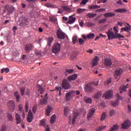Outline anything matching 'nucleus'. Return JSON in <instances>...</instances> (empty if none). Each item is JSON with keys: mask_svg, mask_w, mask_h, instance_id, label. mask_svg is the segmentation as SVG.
I'll use <instances>...</instances> for the list:
<instances>
[{"mask_svg": "<svg viewBox=\"0 0 131 131\" xmlns=\"http://www.w3.org/2000/svg\"><path fill=\"white\" fill-rule=\"evenodd\" d=\"M15 10V8L12 6H6L4 7L3 15L7 16L12 14Z\"/></svg>", "mask_w": 131, "mask_h": 131, "instance_id": "1", "label": "nucleus"}, {"mask_svg": "<svg viewBox=\"0 0 131 131\" xmlns=\"http://www.w3.org/2000/svg\"><path fill=\"white\" fill-rule=\"evenodd\" d=\"M106 34H107L108 39L111 40L117 38H124V36L121 34L116 35L114 34V33L113 32L112 28H111L107 32H106Z\"/></svg>", "mask_w": 131, "mask_h": 131, "instance_id": "2", "label": "nucleus"}, {"mask_svg": "<svg viewBox=\"0 0 131 131\" xmlns=\"http://www.w3.org/2000/svg\"><path fill=\"white\" fill-rule=\"evenodd\" d=\"M123 72V69L122 68H118L116 71H115V74L114 77L115 79H117V81H118L121 76Z\"/></svg>", "mask_w": 131, "mask_h": 131, "instance_id": "3", "label": "nucleus"}, {"mask_svg": "<svg viewBox=\"0 0 131 131\" xmlns=\"http://www.w3.org/2000/svg\"><path fill=\"white\" fill-rule=\"evenodd\" d=\"M34 49V45L31 43H27L25 45L24 50L27 53L32 51Z\"/></svg>", "mask_w": 131, "mask_h": 131, "instance_id": "4", "label": "nucleus"}, {"mask_svg": "<svg viewBox=\"0 0 131 131\" xmlns=\"http://www.w3.org/2000/svg\"><path fill=\"white\" fill-rule=\"evenodd\" d=\"M131 126V121L129 120H126L121 124V128L123 129H126Z\"/></svg>", "mask_w": 131, "mask_h": 131, "instance_id": "5", "label": "nucleus"}, {"mask_svg": "<svg viewBox=\"0 0 131 131\" xmlns=\"http://www.w3.org/2000/svg\"><path fill=\"white\" fill-rule=\"evenodd\" d=\"M75 92L74 91H71L66 94V100L67 101H70L71 99H73V97L75 96Z\"/></svg>", "mask_w": 131, "mask_h": 131, "instance_id": "6", "label": "nucleus"}, {"mask_svg": "<svg viewBox=\"0 0 131 131\" xmlns=\"http://www.w3.org/2000/svg\"><path fill=\"white\" fill-rule=\"evenodd\" d=\"M61 86H62V88L64 89V90H69L71 88L70 82L66 79L62 80Z\"/></svg>", "mask_w": 131, "mask_h": 131, "instance_id": "7", "label": "nucleus"}, {"mask_svg": "<svg viewBox=\"0 0 131 131\" xmlns=\"http://www.w3.org/2000/svg\"><path fill=\"white\" fill-rule=\"evenodd\" d=\"M61 48V45L57 43L56 44L54 45L53 48L52 52L53 53L57 54L60 51Z\"/></svg>", "mask_w": 131, "mask_h": 131, "instance_id": "8", "label": "nucleus"}, {"mask_svg": "<svg viewBox=\"0 0 131 131\" xmlns=\"http://www.w3.org/2000/svg\"><path fill=\"white\" fill-rule=\"evenodd\" d=\"M95 113V109L94 108L90 109L89 113L87 114V119L90 120L93 117Z\"/></svg>", "mask_w": 131, "mask_h": 131, "instance_id": "9", "label": "nucleus"}, {"mask_svg": "<svg viewBox=\"0 0 131 131\" xmlns=\"http://www.w3.org/2000/svg\"><path fill=\"white\" fill-rule=\"evenodd\" d=\"M75 15H72L69 16V20L67 21V23L68 24L72 25L74 23L76 20V17H74Z\"/></svg>", "mask_w": 131, "mask_h": 131, "instance_id": "10", "label": "nucleus"}, {"mask_svg": "<svg viewBox=\"0 0 131 131\" xmlns=\"http://www.w3.org/2000/svg\"><path fill=\"white\" fill-rule=\"evenodd\" d=\"M117 95V98H118V99H117V101H116V102H113L112 103V105L114 106V107H116L117 106H118L119 104V101H120V100H122L123 98L121 96H120L119 95V94L117 93L116 94Z\"/></svg>", "mask_w": 131, "mask_h": 131, "instance_id": "11", "label": "nucleus"}, {"mask_svg": "<svg viewBox=\"0 0 131 131\" xmlns=\"http://www.w3.org/2000/svg\"><path fill=\"white\" fill-rule=\"evenodd\" d=\"M57 37L59 39H64L65 38V34L62 32L61 30H58L57 31Z\"/></svg>", "mask_w": 131, "mask_h": 131, "instance_id": "12", "label": "nucleus"}, {"mask_svg": "<svg viewBox=\"0 0 131 131\" xmlns=\"http://www.w3.org/2000/svg\"><path fill=\"white\" fill-rule=\"evenodd\" d=\"M33 120V115L32 112L31 111H29L28 114L27 121L28 122L31 123Z\"/></svg>", "mask_w": 131, "mask_h": 131, "instance_id": "13", "label": "nucleus"}, {"mask_svg": "<svg viewBox=\"0 0 131 131\" xmlns=\"http://www.w3.org/2000/svg\"><path fill=\"white\" fill-rule=\"evenodd\" d=\"M104 63L105 66L107 67H111L112 65V61L111 59L106 58L105 59Z\"/></svg>", "mask_w": 131, "mask_h": 131, "instance_id": "14", "label": "nucleus"}, {"mask_svg": "<svg viewBox=\"0 0 131 131\" xmlns=\"http://www.w3.org/2000/svg\"><path fill=\"white\" fill-rule=\"evenodd\" d=\"M80 115V113L78 112H74V115L73 116V118L72 119V124H74L75 121H76V119L77 118V117Z\"/></svg>", "mask_w": 131, "mask_h": 131, "instance_id": "15", "label": "nucleus"}, {"mask_svg": "<svg viewBox=\"0 0 131 131\" xmlns=\"http://www.w3.org/2000/svg\"><path fill=\"white\" fill-rule=\"evenodd\" d=\"M106 99H111L113 95V92L112 91H107L105 94H104Z\"/></svg>", "mask_w": 131, "mask_h": 131, "instance_id": "16", "label": "nucleus"}, {"mask_svg": "<svg viewBox=\"0 0 131 131\" xmlns=\"http://www.w3.org/2000/svg\"><path fill=\"white\" fill-rule=\"evenodd\" d=\"M123 31L126 32H129V31H131V26L127 24V26H126L125 28H122L121 32H123Z\"/></svg>", "mask_w": 131, "mask_h": 131, "instance_id": "17", "label": "nucleus"}, {"mask_svg": "<svg viewBox=\"0 0 131 131\" xmlns=\"http://www.w3.org/2000/svg\"><path fill=\"white\" fill-rule=\"evenodd\" d=\"M7 105H8V107L12 109V112H13L14 108H15V103L13 101H9L8 102V103L7 104Z\"/></svg>", "mask_w": 131, "mask_h": 131, "instance_id": "18", "label": "nucleus"}, {"mask_svg": "<svg viewBox=\"0 0 131 131\" xmlns=\"http://www.w3.org/2000/svg\"><path fill=\"white\" fill-rule=\"evenodd\" d=\"M84 100L86 104H92L93 102V98L86 96L84 98Z\"/></svg>", "mask_w": 131, "mask_h": 131, "instance_id": "19", "label": "nucleus"}, {"mask_svg": "<svg viewBox=\"0 0 131 131\" xmlns=\"http://www.w3.org/2000/svg\"><path fill=\"white\" fill-rule=\"evenodd\" d=\"M15 119L16 120V124H20L21 122V118L20 117V115L18 113H15Z\"/></svg>", "mask_w": 131, "mask_h": 131, "instance_id": "20", "label": "nucleus"}, {"mask_svg": "<svg viewBox=\"0 0 131 131\" xmlns=\"http://www.w3.org/2000/svg\"><path fill=\"white\" fill-rule=\"evenodd\" d=\"M78 77V75L77 74H75L74 75H72L71 76H69V77H68V80L69 81H71L72 80H75Z\"/></svg>", "mask_w": 131, "mask_h": 131, "instance_id": "21", "label": "nucleus"}, {"mask_svg": "<svg viewBox=\"0 0 131 131\" xmlns=\"http://www.w3.org/2000/svg\"><path fill=\"white\" fill-rule=\"evenodd\" d=\"M98 59H99V58L97 56H96L94 57V58L93 60H92V62L93 67L97 66V65L98 64Z\"/></svg>", "mask_w": 131, "mask_h": 131, "instance_id": "22", "label": "nucleus"}, {"mask_svg": "<svg viewBox=\"0 0 131 131\" xmlns=\"http://www.w3.org/2000/svg\"><path fill=\"white\" fill-rule=\"evenodd\" d=\"M94 89L92 87L91 84H88L85 86V91L87 92H92Z\"/></svg>", "mask_w": 131, "mask_h": 131, "instance_id": "23", "label": "nucleus"}, {"mask_svg": "<svg viewBox=\"0 0 131 131\" xmlns=\"http://www.w3.org/2000/svg\"><path fill=\"white\" fill-rule=\"evenodd\" d=\"M128 84H126V86L125 85H122L120 86L119 88V92L120 93H122L123 92H125L126 91V89H127V86Z\"/></svg>", "mask_w": 131, "mask_h": 131, "instance_id": "24", "label": "nucleus"}, {"mask_svg": "<svg viewBox=\"0 0 131 131\" xmlns=\"http://www.w3.org/2000/svg\"><path fill=\"white\" fill-rule=\"evenodd\" d=\"M47 100V97H44L43 99L40 100V104H41V105H47L48 104Z\"/></svg>", "mask_w": 131, "mask_h": 131, "instance_id": "25", "label": "nucleus"}, {"mask_svg": "<svg viewBox=\"0 0 131 131\" xmlns=\"http://www.w3.org/2000/svg\"><path fill=\"white\" fill-rule=\"evenodd\" d=\"M115 16V13L107 12V13H105L104 14V16L107 18L111 17H114Z\"/></svg>", "mask_w": 131, "mask_h": 131, "instance_id": "26", "label": "nucleus"}, {"mask_svg": "<svg viewBox=\"0 0 131 131\" xmlns=\"http://www.w3.org/2000/svg\"><path fill=\"white\" fill-rule=\"evenodd\" d=\"M119 129V126L118 124L114 125L111 128L110 131H117Z\"/></svg>", "mask_w": 131, "mask_h": 131, "instance_id": "27", "label": "nucleus"}, {"mask_svg": "<svg viewBox=\"0 0 131 131\" xmlns=\"http://www.w3.org/2000/svg\"><path fill=\"white\" fill-rule=\"evenodd\" d=\"M127 10L126 8L125 9H116L115 10V12H117V13H125L127 12Z\"/></svg>", "mask_w": 131, "mask_h": 131, "instance_id": "28", "label": "nucleus"}, {"mask_svg": "<svg viewBox=\"0 0 131 131\" xmlns=\"http://www.w3.org/2000/svg\"><path fill=\"white\" fill-rule=\"evenodd\" d=\"M52 110H53V108L51 107L48 106L46 109V115L48 116H49L50 113H51Z\"/></svg>", "mask_w": 131, "mask_h": 131, "instance_id": "29", "label": "nucleus"}, {"mask_svg": "<svg viewBox=\"0 0 131 131\" xmlns=\"http://www.w3.org/2000/svg\"><path fill=\"white\" fill-rule=\"evenodd\" d=\"M101 95H102V94L101 92H98L97 94H95L93 95V97L94 99H99Z\"/></svg>", "mask_w": 131, "mask_h": 131, "instance_id": "30", "label": "nucleus"}, {"mask_svg": "<svg viewBox=\"0 0 131 131\" xmlns=\"http://www.w3.org/2000/svg\"><path fill=\"white\" fill-rule=\"evenodd\" d=\"M50 20L53 22L54 24H56L57 23V19L55 16H50Z\"/></svg>", "mask_w": 131, "mask_h": 131, "instance_id": "31", "label": "nucleus"}, {"mask_svg": "<svg viewBox=\"0 0 131 131\" xmlns=\"http://www.w3.org/2000/svg\"><path fill=\"white\" fill-rule=\"evenodd\" d=\"M53 40H54V38L53 37H51L48 38V45L49 46V47L51 46V43L53 41Z\"/></svg>", "mask_w": 131, "mask_h": 131, "instance_id": "32", "label": "nucleus"}, {"mask_svg": "<svg viewBox=\"0 0 131 131\" xmlns=\"http://www.w3.org/2000/svg\"><path fill=\"white\" fill-rule=\"evenodd\" d=\"M56 116H55V115H52L50 120L51 123L54 124L56 121Z\"/></svg>", "mask_w": 131, "mask_h": 131, "instance_id": "33", "label": "nucleus"}, {"mask_svg": "<svg viewBox=\"0 0 131 131\" xmlns=\"http://www.w3.org/2000/svg\"><path fill=\"white\" fill-rule=\"evenodd\" d=\"M74 72V70L73 69H66V73H69L70 74H73Z\"/></svg>", "mask_w": 131, "mask_h": 131, "instance_id": "34", "label": "nucleus"}, {"mask_svg": "<svg viewBox=\"0 0 131 131\" xmlns=\"http://www.w3.org/2000/svg\"><path fill=\"white\" fill-rule=\"evenodd\" d=\"M106 127V126H99V127H97V128H96L95 130L96 131H101L104 129Z\"/></svg>", "mask_w": 131, "mask_h": 131, "instance_id": "35", "label": "nucleus"}, {"mask_svg": "<svg viewBox=\"0 0 131 131\" xmlns=\"http://www.w3.org/2000/svg\"><path fill=\"white\" fill-rule=\"evenodd\" d=\"M14 96L16 99V102H19L20 100V96L17 92H15L14 93Z\"/></svg>", "mask_w": 131, "mask_h": 131, "instance_id": "36", "label": "nucleus"}, {"mask_svg": "<svg viewBox=\"0 0 131 131\" xmlns=\"http://www.w3.org/2000/svg\"><path fill=\"white\" fill-rule=\"evenodd\" d=\"M96 14L92 13H88L86 16L89 18H93L96 16Z\"/></svg>", "mask_w": 131, "mask_h": 131, "instance_id": "37", "label": "nucleus"}, {"mask_svg": "<svg viewBox=\"0 0 131 131\" xmlns=\"http://www.w3.org/2000/svg\"><path fill=\"white\" fill-rule=\"evenodd\" d=\"M100 8V6L99 5H91L90 7V9H96Z\"/></svg>", "mask_w": 131, "mask_h": 131, "instance_id": "38", "label": "nucleus"}, {"mask_svg": "<svg viewBox=\"0 0 131 131\" xmlns=\"http://www.w3.org/2000/svg\"><path fill=\"white\" fill-rule=\"evenodd\" d=\"M7 119H8V120L10 121H13V117L12 115L10 113L7 114Z\"/></svg>", "mask_w": 131, "mask_h": 131, "instance_id": "39", "label": "nucleus"}, {"mask_svg": "<svg viewBox=\"0 0 131 131\" xmlns=\"http://www.w3.org/2000/svg\"><path fill=\"white\" fill-rule=\"evenodd\" d=\"M119 29H118V27L117 26L114 27V31H115V34L118 35L120 34H118L119 32Z\"/></svg>", "mask_w": 131, "mask_h": 131, "instance_id": "40", "label": "nucleus"}, {"mask_svg": "<svg viewBox=\"0 0 131 131\" xmlns=\"http://www.w3.org/2000/svg\"><path fill=\"white\" fill-rule=\"evenodd\" d=\"M10 71V70L8 68H4L2 69L1 70V73L3 74L4 73V72H5L6 73H9V72Z\"/></svg>", "mask_w": 131, "mask_h": 131, "instance_id": "41", "label": "nucleus"}, {"mask_svg": "<svg viewBox=\"0 0 131 131\" xmlns=\"http://www.w3.org/2000/svg\"><path fill=\"white\" fill-rule=\"evenodd\" d=\"M61 8H62V9H63L66 12L71 11V9L67 6H63L62 7H61Z\"/></svg>", "mask_w": 131, "mask_h": 131, "instance_id": "42", "label": "nucleus"}, {"mask_svg": "<svg viewBox=\"0 0 131 131\" xmlns=\"http://www.w3.org/2000/svg\"><path fill=\"white\" fill-rule=\"evenodd\" d=\"M29 103L28 101H27L25 104V111L26 113L28 112L29 111Z\"/></svg>", "mask_w": 131, "mask_h": 131, "instance_id": "43", "label": "nucleus"}, {"mask_svg": "<svg viewBox=\"0 0 131 131\" xmlns=\"http://www.w3.org/2000/svg\"><path fill=\"white\" fill-rule=\"evenodd\" d=\"M95 34L93 33L89 34L87 35V38L88 39H93L95 37Z\"/></svg>", "mask_w": 131, "mask_h": 131, "instance_id": "44", "label": "nucleus"}, {"mask_svg": "<svg viewBox=\"0 0 131 131\" xmlns=\"http://www.w3.org/2000/svg\"><path fill=\"white\" fill-rule=\"evenodd\" d=\"M86 10V9L79 8L77 9V11L79 13H83Z\"/></svg>", "mask_w": 131, "mask_h": 131, "instance_id": "45", "label": "nucleus"}, {"mask_svg": "<svg viewBox=\"0 0 131 131\" xmlns=\"http://www.w3.org/2000/svg\"><path fill=\"white\" fill-rule=\"evenodd\" d=\"M69 107H64V116H67L69 113Z\"/></svg>", "mask_w": 131, "mask_h": 131, "instance_id": "46", "label": "nucleus"}, {"mask_svg": "<svg viewBox=\"0 0 131 131\" xmlns=\"http://www.w3.org/2000/svg\"><path fill=\"white\" fill-rule=\"evenodd\" d=\"M46 122L45 120H42L40 121V126H44L45 127V126H46Z\"/></svg>", "mask_w": 131, "mask_h": 131, "instance_id": "47", "label": "nucleus"}, {"mask_svg": "<svg viewBox=\"0 0 131 131\" xmlns=\"http://www.w3.org/2000/svg\"><path fill=\"white\" fill-rule=\"evenodd\" d=\"M107 21V18H102V19H99L98 23L99 24H103Z\"/></svg>", "mask_w": 131, "mask_h": 131, "instance_id": "48", "label": "nucleus"}, {"mask_svg": "<svg viewBox=\"0 0 131 131\" xmlns=\"http://www.w3.org/2000/svg\"><path fill=\"white\" fill-rule=\"evenodd\" d=\"M78 42L81 46H82L83 44L84 43L85 40L82 38H79Z\"/></svg>", "mask_w": 131, "mask_h": 131, "instance_id": "49", "label": "nucleus"}, {"mask_svg": "<svg viewBox=\"0 0 131 131\" xmlns=\"http://www.w3.org/2000/svg\"><path fill=\"white\" fill-rule=\"evenodd\" d=\"M25 88H21L20 89V93L21 95H24L25 94Z\"/></svg>", "mask_w": 131, "mask_h": 131, "instance_id": "50", "label": "nucleus"}, {"mask_svg": "<svg viewBox=\"0 0 131 131\" xmlns=\"http://www.w3.org/2000/svg\"><path fill=\"white\" fill-rule=\"evenodd\" d=\"M18 111L19 112H23V105L19 104L18 106Z\"/></svg>", "mask_w": 131, "mask_h": 131, "instance_id": "51", "label": "nucleus"}, {"mask_svg": "<svg viewBox=\"0 0 131 131\" xmlns=\"http://www.w3.org/2000/svg\"><path fill=\"white\" fill-rule=\"evenodd\" d=\"M106 114L105 113H103L102 114V116H101V121L104 120V119L106 118Z\"/></svg>", "mask_w": 131, "mask_h": 131, "instance_id": "52", "label": "nucleus"}, {"mask_svg": "<svg viewBox=\"0 0 131 131\" xmlns=\"http://www.w3.org/2000/svg\"><path fill=\"white\" fill-rule=\"evenodd\" d=\"M35 54L38 57H41V54L40 51H37L35 52Z\"/></svg>", "mask_w": 131, "mask_h": 131, "instance_id": "53", "label": "nucleus"}, {"mask_svg": "<svg viewBox=\"0 0 131 131\" xmlns=\"http://www.w3.org/2000/svg\"><path fill=\"white\" fill-rule=\"evenodd\" d=\"M45 6L48 7V8H53V5H51V4L47 3L45 4Z\"/></svg>", "mask_w": 131, "mask_h": 131, "instance_id": "54", "label": "nucleus"}, {"mask_svg": "<svg viewBox=\"0 0 131 131\" xmlns=\"http://www.w3.org/2000/svg\"><path fill=\"white\" fill-rule=\"evenodd\" d=\"M39 88L40 89L38 90V92L40 94H42L44 92V89L41 86H39Z\"/></svg>", "mask_w": 131, "mask_h": 131, "instance_id": "55", "label": "nucleus"}, {"mask_svg": "<svg viewBox=\"0 0 131 131\" xmlns=\"http://www.w3.org/2000/svg\"><path fill=\"white\" fill-rule=\"evenodd\" d=\"M77 36H74L72 38V41L74 43H75L77 42Z\"/></svg>", "mask_w": 131, "mask_h": 131, "instance_id": "56", "label": "nucleus"}, {"mask_svg": "<svg viewBox=\"0 0 131 131\" xmlns=\"http://www.w3.org/2000/svg\"><path fill=\"white\" fill-rule=\"evenodd\" d=\"M37 109V107H36V105H34V106L32 108L33 113L35 114V113L36 112Z\"/></svg>", "mask_w": 131, "mask_h": 131, "instance_id": "57", "label": "nucleus"}, {"mask_svg": "<svg viewBox=\"0 0 131 131\" xmlns=\"http://www.w3.org/2000/svg\"><path fill=\"white\" fill-rule=\"evenodd\" d=\"M89 2V0H82L81 3V4L85 5L87 4V2Z\"/></svg>", "mask_w": 131, "mask_h": 131, "instance_id": "58", "label": "nucleus"}, {"mask_svg": "<svg viewBox=\"0 0 131 131\" xmlns=\"http://www.w3.org/2000/svg\"><path fill=\"white\" fill-rule=\"evenodd\" d=\"M86 26L89 27H91L92 26H95V24H93V23H86Z\"/></svg>", "mask_w": 131, "mask_h": 131, "instance_id": "59", "label": "nucleus"}, {"mask_svg": "<svg viewBox=\"0 0 131 131\" xmlns=\"http://www.w3.org/2000/svg\"><path fill=\"white\" fill-rule=\"evenodd\" d=\"M6 130H7V127L5 125H3L1 131H6Z\"/></svg>", "mask_w": 131, "mask_h": 131, "instance_id": "60", "label": "nucleus"}, {"mask_svg": "<svg viewBox=\"0 0 131 131\" xmlns=\"http://www.w3.org/2000/svg\"><path fill=\"white\" fill-rule=\"evenodd\" d=\"M28 59V57L26 55H23L21 59L23 60H26Z\"/></svg>", "mask_w": 131, "mask_h": 131, "instance_id": "61", "label": "nucleus"}, {"mask_svg": "<svg viewBox=\"0 0 131 131\" xmlns=\"http://www.w3.org/2000/svg\"><path fill=\"white\" fill-rule=\"evenodd\" d=\"M55 89L56 90H57L58 91H59V94H61V91L62 90V88L61 87L59 86V87H56L55 88Z\"/></svg>", "mask_w": 131, "mask_h": 131, "instance_id": "62", "label": "nucleus"}, {"mask_svg": "<svg viewBox=\"0 0 131 131\" xmlns=\"http://www.w3.org/2000/svg\"><path fill=\"white\" fill-rule=\"evenodd\" d=\"M46 128V131H50V127H49V125L47 124L46 126L45 127Z\"/></svg>", "mask_w": 131, "mask_h": 131, "instance_id": "63", "label": "nucleus"}, {"mask_svg": "<svg viewBox=\"0 0 131 131\" xmlns=\"http://www.w3.org/2000/svg\"><path fill=\"white\" fill-rule=\"evenodd\" d=\"M114 113H115V111L114 110H111L110 113V116H113V115H114Z\"/></svg>", "mask_w": 131, "mask_h": 131, "instance_id": "64", "label": "nucleus"}]
</instances>
